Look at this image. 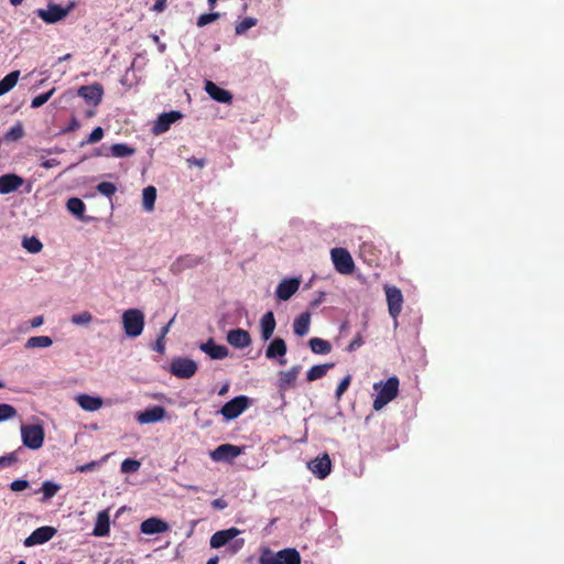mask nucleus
Segmentation results:
<instances>
[{"instance_id": "61", "label": "nucleus", "mask_w": 564, "mask_h": 564, "mask_svg": "<svg viewBox=\"0 0 564 564\" xmlns=\"http://www.w3.org/2000/svg\"><path fill=\"white\" fill-rule=\"evenodd\" d=\"M43 324V317L42 316H35L32 321H31V326L32 327H39Z\"/></svg>"}, {"instance_id": "2", "label": "nucleus", "mask_w": 564, "mask_h": 564, "mask_svg": "<svg viewBox=\"0 0 564 564\" xmlns=\"http://www.w3.org/2000/svg\"><path fill=\"white\" fill-rule=\"evenodd\" d=\"M122 325L128 337H138L144 328V314L138 308H129L122 314Z\"/></svg>"}, {"instance_id": "10", "label": "nucleus", "mask_w": 564, "mask_h": 564, "mask_svg": "<svg viewBox=\"0 0 564 564\" xmlns=\"http://www.w3.org/2000/svg\"><path fill=\"white\" fill-rule=\"evenodd\" d=\"M243 453V448L232 444H221L210 453L215 462H231Z\"/></svg>"}, {"instance_id": "27", "label": "nucleus", "mask_w": 564, "mask_h": 564, "mask_svg": "<svg viewBox=\"0 0 564 564\" xmlns=\"http://www.w3.org/2000/svg\"><path fill=\"white\" fill-rule=\"evenodd\" d=\"M76 401L83 410L90 412L97 411L102 406V399L99 397L79 394L77 395Z\"/></svg>"}, {"instance_id": "1", "label": "nucleus", "mask_w": 564, "mask_h": 564, "mask_svg": "<svg viewBox=\"0 0 564 564\" xmlns=\"http://www.w3.org/2000/svg\"><path fill=\"white\" fill-rule=\"evenodd\" d=\"M373 389L378 392L372 408L375 411H380L389 402H391L399 391V379L397 377H390L387 381H380L373 384Z\"/></svg>"}, {"instance_id": "4", "label": "nucleus", "mask_w": 564, "mask_h": 564, "mask_svg": "<svg viewBox=\"0 0 564 564\" xmlns=\"http://www.w3.org/2000/svg\"><path fill=\"white\" fill-rule=\"evenodd\" d=\"M73 9L74 2H70L66 8H63L59 4L50 3L46 10L37 9L36 14L45 23L53 24L66 18Z\"/></svg>"}, {"instance_id": "9", "label": "nucleus", "mask_w": 564, "mask_h": 564, "mask_svg": "<svg viewBox=\"0 0 564 564\" xmlns=\"http://www.w3.org/2000/svg\"><path fill=\"white\" fill-rule=\"evenodd\" d=\"M389 314L392 318L397 319L401 313L403 304V295L401 290L397 286H384Z\"/></svg>"}, {"instance_id": "31", "label": "nucleus", "mask_w": 564, "mask_h": 564, "mask_svg": "<svg viewBox=\"0 0 564 564\" xmlns=\"http://www.w3.org/2000/svg\"><path fill=\"white\" fill-rule=\"evenodd\" d=\"M334 367V364L316 365L310 368L306 372V380L308 382L315 381L326 376L327 371Z\"/></svg>"}, {"instance_id": "43", "label": "nucleus", "mask_w": 564, "mask_h": 564, "mask_svg": "<svg viewBox=\"0 0 564 564\" xmlns=\"http://www.w3.org/2000/svg\"><path fill=\"white\" fill-rule=\"evenodd\" d=\"M70 321L75 325H86L93 321V315L90 312L84 311L79 314L73 315Z\"/></svg>"}, {"instance_id": "22", "label": "nucleus", "mask_w": 564, "mask_h": 564, "mask_svg": "<svg viewBox=\"0 0 564 564\" xmlns=\"http://www.w3.org/2000/svg\"><path fill=\"white\" fill-rule=\"evenodd\" d=\"M165 409L161 405H154L150 409L140 412L137 420L140 424H149L161 421L165 415Z\"/></svg>"}, {"instance_id": "64", "label": "nucleus", "mask_w": 564, "mask_h": 564, "mask_svg": "<svg viewBox=\"0 0 564 564\" xmlns=\"http://www.w3.org/2000/svg\"><path fill=\"white\" fill-rule=\"evenodd\" d=\"M218 556L210 557L206 564H218Z\"/></svg>"}, {"instance_id": "57", "label": "nucleus", "mask_w": 564, "mask_h": 564, "mask_svg": "<svg viewBox=\"0 0 564 564\" xmlns=\"http://www.w3.org/2000/svg\"><path fill=\"white\" fill-rule=\"evenodd\" d=\"M153 349L160 354H163L164 352V349H165V345H164V339L162 337H159L155 341V345L153 347Z\"/></svg>"}, {"instance_id": "46", "label": "nucleus", "mask_w": 564, "mask_h": 564, "mask_svg": "<svg viewBox=\"0 0 564 564\" xmlns=\"http://www.w3.org/2000/svg\"><path fill=\"white\" fill-rule=\"evenodd\" d=\"M350 382H351V376L350 375H347L345 376L341 381L339 382L337 389H336V392H335V398L336 400H340L343 394L347 391V389L349 388L350 386Z\"/></svg>"}, {"instance_id": "37", "label": "nucleus", "mask_w": 564, "mask_h": 564, "mask_svg": "<svg viewBox=\"0 0 564 564\" xmlns=\"http://www.w3.org/2000/svg\"><path fill=\"white\" fill-rule=\"evenodd\" d=\"M24 134L23 124L19 121L4 133L3 139L8 142H14L22 139Z\"/></svg>"}, {"instance_id": "36", "label": "nucleus", "mask_w": 564, "mask_h": 564, "mask_svg": "<svg viewBox=\"0 0 564 564\" xmlns=\"http://www.w3.org/2000/svg\"><path fill=\"white\" fill-rule=\"evenodd\" d=\"M53 344L50 336H33L26 340V348H46Z\"/></svg>"}, {"instance_id": "12", "label": "nucleus", "mask_w": 564, "mask_h": 564, "mask_svg": "<svg viewBox=\"0 0 564 564\" xmlns=\"http://www.w3.org/2000/svg\"><path fill=\"white\" fill-rule=\"evenodd\" d=\"M286 351L288 347L285 340L280 337H275L267 347L265 357L270 360L278 359V362L283 366L286 364Z\"/></svg>"}, {"instance_id": "38", "label": "nucleus", "mask_w": 564, "mask_h": 564, "mask_svg": "<svg viewBox=\"0 0 564 564\" xmlns=\"http://www.w3.org/2000/svg\"><path fill=\"white\" fill-rule=\"evenodd\" d=\"M61 489L58 484L46 480L42 484L41 491L43 492L42 502L50 500L53 498Z\"/></svg>"}, {"instance_id": "25", "label": "nucleus", "mask_w": 564, "mask_h": 564, "mask_svg": "<svg viewBox=\"0 0 564 564\" xmlns=\"http://www.w3.org/2000/svg\"><path fill=\"white\" fill-rule=\"evenodd\" d=\"M275 325L276 323L273 312L269 311L261 317V337L264 341L269 340L272 337L275 329Z\"/></svg>"}, {"instance_id": "6", "label": "nucleus", "mask_w": 564, "mask_h": 564, "mask_svg": "<svg viewBox=\"0 0 564 564\" xmlns=\"http://www.w3.org/2000/svg\"><path fill=\"white\" fill-rule=\"evenodd\" d=\"M197 371V364L189 358H174L170 365V372L182 379L192 378Z\"/></svg>"}, {"instance_id": "45", "label": "nucleus", "mask_w": 564, "mask_h": 564, "mask_svg": "<svg viewBox=\"0 0 564 564\" xmlns=\"http://www.w3.org/2000/svg\"><path fill=\"white\" fill-rule=\"evenodd\" d=\"M97 191L107 197H111L117 192V187L111 182H101L97 185Z\"/></svg>"}, {"instance_id": "5", "label": "nucleus", "mask_w": 564, "mask_h": 564, "mask_svg": "<svg viewBox=\"0 0 564 564\" xmlns=\"http://www.w3.org/2000/svg\"><path fill=\"white\" fill-rule=\"evenodd\" d=\"M330 257L337 272L340 274H350L354 272L355 263L352 257L346 249L333 248Z\"/></svg>"}, {"instance_id": "26", "label": "nucleus", "mask_w": 564, "mask_h": 564, "mask_svg": "<svg viewBox=\"0 0 564 564\" xmlns=\"http://www.w3.org/2000/svg\"><path fill=\"white\" fill-rule=\"evenodd\" d=\"M110 532V519L107 510L98 513L93 530L95 536H107Z\"/></svg>"}, {"instance_id": "33", "label": "nucleus", "mask_w": 564, "mask_h": 564, "mask_svg": "<svg viewBox=\"0 0 564 564\" xmlns=\"http://www.w3.org/2000/svg\"><path fill=\"white\" fill-rule=\"evenodd\" d=\"M66 207H67L68 212L72 213L73 215H75L76 217H78L80 219L84 217L86 206L82 199H79L77 197H72L67 200Z\"/></svg>"}, {"instance_id": "23", "label": "nucleus", "mask_w": 564, "mask_h": 564, "mask_svg": "<svg viewBox=\"0 0 564 564\" xmlns=\"http://www.w3.org/2000/svg\"><path fill=\"white\" fill-rule=\"evenodd\" d=\"M23 182V178L17 174H6L0 176V194H10L18 191Z\"/></svg>"}, {"instance_id": "21", "label": "nucleus", "mask_w": 564, "mask_h": 564, "mask_svg": "<svg viewBox=\"0 0 564 564\" xmlns=\"http://www.w3.org/2000/svg\"><path fill=\"white\" fill-rule=\"evenodd\" d=\"M239 533L240 530L237 528L217 531L210 538V546L213 549H219L235 539Z\"/></svg>"}, {"instance_id": "56", "label": "nucleus", "mask_w": 564, "mask_h": 564, "mask_svg": "<svg viewBox=\"0 0 564 564\" xmlns=\"http://www.w3.org/2000/svg\"><path fill=\"white\" fill-rule=\"evenodd\" d=\"M325 295H326L325 292H323V291L318 292L317 297H315L311 302V306L312 307H317L319 304H322L324 302Z\"/></svg>"}, {"instance_id": "24", "label": "nucleus", "mask_w": 564, "mask_h": 564, "mask_svg": "<svg viewBox=\"0 0 564 564\" xmlns=\"http://www.w3.org/2000/svg\"><path fill=\"white\" fill-rule=\"evenodd\" d=\"M199 348L212 359H224L228 356V348L224 345H217L212 338L202 344Z\"/></svg>"}, {"instance_id": "41", "label": "nucleus", "mask_w": 564, "mask_h": 564, "mask_svg": "<svg viewBox=\"0 0 564 564\" xmlns=\"http://www.w3.org/2000/svg\"><path fill=\"white\" fill-rule=\"evenodd\" d=\"M17 415V410L13 405L0 403V422L10 420Z\"/></svg>"}, {"instance_id": "42", "label": "nucleus", "mask_w": 564, "mask_h": 564, "mask_svg": "<svg viewBox=\"0 0 564 564\" xmlns=\"http://www.w3.org/2000/svg\"><path fill=\"white\" fill-rule=\"evenodd\" d=\"M141 464L139 460L127 458L121 463V471L124 474L135 473L139 470Z\"/></svg>"}, {"instance_id": "59", "label": "nucleus", "mask_w": 564, "mask_h": 564, "mask_svg": "<svg viewBox=\"0 0 564 564\" xmlns=\"http://www.w3.org/2000/svg\"><path fill=\"white\" fill-rule=\"evenodd\" d=\"M187 163L189 165H196L198 167H203L205 165V160L204 159H196L195 156H192V158L187 159Z\"/></svg>"}, {"instance_id": "35", "label": "nucleus", "mask_w": 564, "mask_h": 564, "mask_svg": "<svg viewBox=\"0 0 564 564\" xmlns=\"http://www.w3.org/2000/svg\"><path fill=\"white\" fill-rule=\"evenodd\" d=\"M111 155L115 158H127L135 153V149L126 143H116L110 148Z\"/></svg>"}, {"instance_id": "16", "label": "nucleus", "mask_w": 564, "mask_h": 564, "mask_svg": "<svg viewBox=\"0 0 564 564\" xmlns=\"http://www.w3.org/2000/svg\"><path fill=\"white\" fill-rule=\"evenodd\" d=\"M183 115L180 111L175 110L160 115L153 126V133L161 134L166 132L170 129L171 124L181 119Z\"/></svg>"}, {"instance_id": "39", "label": "nucleus", "mask_w": 564, "mask_h": 564, "mask_svg": "<svg viewBox=\"0 0 564 564\" xmlns=\"http://www.w3.org/2000/svg\"><path fill=\"white\" fill-rule=\"evenodd\" d=\"M22 247L30 253H39L43 249V243L36 237H24Z\"/></svg>"}, {"instance_id": "60", "label": "nucleus", "mask_w": 564, "mask_h": 564, "mask_svg": "<svg viewBox=\"0 0 564 564\" xmlns=\"http://www.w3.org/2000/svg\"><path fill=\"white\" fill-rule=\"evenodd\" d=\"M213 507L216 509H224L227 503L223 499H216L212 502Z\"/></svg>"}, {"instance_id": "48", "label": "nucleus", "mask_w": 564, "mask_h": 564, "mask_svg": "<svg viewBox=\"0 0 564 564\" xmlns=\"http://www.w3.org/2000/svg\"><path fill=\"white\" fill-rule=\"evenodd\" d=\"M108 456L109 455L104 456L100 462L93 460L90 463H87V464H84V465H79V466L76 467V471H79V473L93 471V470L97 469L100 466L101 463L106 462Z\"/></svg>"}, {"instance_id": "50", "label": "nucleus", "mask_w": 564, "mask_h": 564, "mask_svg": "<svg viewBox=\"0 0 564 564\" xmlns=\"http://www.w3.org/2000/svg\"><path fill=\"white\" fill-rule=\"evenodd\" d=\"M18 462V457L15 453H10L8 455L0 457V468L9 467Z\"/></svg>"}, {"instance_id": "14", "label": "nucleus", "mask_w": 564, "mask_h": 564, "mask_svg": "<svg viewBox=\"0 0 564 564\" xmlns=\"http://www.w3.org/2000/svg\"><path fill=\"white\" fill-rule=\"evenodd\" d=\"M300 284V278L283 279L276 286V297L281 301L290 300L297 292Z\"/></svg>"}, {"instance_id": "7", "label": "nucleus", "mask_w": 564, "mask_h": 564, "mask_svg": "<svg viewBox=\"0 0 564 564\" xmlns=\"http://www.w3.org/2000/svg\"><path fill=\"white\" fill-rule=\"evenodd\" d=\"M249 399L246 395H239L225 403L220 413L226 420H234L247 409Z\"/></svg>"}, {"instance_id": "29", "label": "nucleus", "mask_w": 564, "mask_h": 564, "mask_svg": "<svg viewBox=\"0 0 564 564\" xmlns=\"http://www.w3.org/2000/svg\"><path fill=\"white\" fill-rule=\"evenodd\" d=\"M20 70H13L0 80V96L9 93L18 83Z\"/></svg>"}, {"instance_id": "44", "label": "nucleus", "mask_w": 564, "mask_h": 564, "mask_svg": "<svg viewBox=\"0 0 564 564\" xmlns=\"http://www.w3.org/2000/svg\"><path fill=\"white\" fill-rule=\"evenodd\" d=\"M54 93H55V88H52L50 91L34 97L31 101V107L40 108L41 106H43L44 104H46L48 101V99L53 96Z\"/></svg>"}, {"instance_id": "34", "label": "nucleus", "mask_w": 564, "mask_h": 564, "mask_svg": "<svg viewBox=\"0 0 564 564\" xmlns=\"http://www.w3.org/2000/svg\"><path fill=\"white\" fill-rule=\"evenodd\" d=\"M282 564H301L300 553L295 549H284L279 552Z\"/></svg>"}, {"instance_id": "20", "label": "nucleus", "mask_w": 564, "mask_h": 564, "mask_svg": "<svg viewBox=\"0 0 564 564\" xmlns=\"http://www.w3.org/2000/svg\"><path fill=\"white\" fill-rule=\"evenodd\" d=\"M205 90L209 97L218 102L230 104L232 101V94L226 90L215 83L207 80L205 84Z\"/></svg>"}, {"instance_id": "11", "label": "nucleus", "mask_w": 564, "mask_h": 564, "mask_svg": "<svg viewBox=\"0 0 564 564\" xmlns=\"http://www.w3.org/2000/svg\"><path fill=\"white\" fill-rule=\"evenodd\" d=\"M77 95L85 99L88 105L98 106L101 102L104 88L100 84L80 86Z\"/></svg>"}, {"instance_id": "8", "label": "nucleus", "mask_w": 564, "mask_h": 564, "mask_svg": "<svg viewBox=\"0 0 564 564\" xmlns=\"http://www.w3.org/2000/svg\"><path fill=\"white\" fill-rule=\"evenodd\" d=\"M301 369L302 367L300 365H295L289 370L279 372L276 388L281 394H284L288 390L295 388Z\"/></svg>"}, {"instance_id": "55", "label": "nucleus", "mask_w": 564, "mask_h": 564, "mask_svg": "<svg viewBox=\"0 0 564 564\" xmlns=\"http://www.w3.org/2000/svg\"><path fill=\"white\" fill-rule=\"evenodd\" d=\"M79 127H80L79 121L74 117V118H72L68 127L64 130V132H72V131L78 130Z\"/></svg>"}, {"instance_id": "62", "label": "nucleus", "mask_w": 564, "mask_h": 564, "mask_svg": "<svg viewBox=\"0 0 564 564\" xmlns=\"http://www.w3.org/2000/svg\"><path fill=\"white\" fill-rule=\"evenodd\" d=\"M171 323H172V321L169 324H166L165 326L162 327L161 335L159 337H162L163 339L165 338V336H166V334H167V332L170 329Z\"/></svg>"}, {"instance_id": "52", "label": "nucleus", "mask_w": 564, "mask_h": 564, "mask_svg": "<svg viewBox=\"0 0 564 564\" xmlns=\"http://www.w3.org/2000/svg\"><path fill=\"white\" fill-rule=\"evenodd\" d=\"M364 344V340H362V337L360 334H358L351 341L350 344L347 346V351H355L356 349H358L359 347H361V345Z\"/></svg>"}, {"instance_id": "49", "label": "nucleus", "mask_w": 564, "mask_h": 564, "mask_svg": "<svg viewBox=\"0 0 564 564\" xmlns=\"http://www.w3.org/2000/svg\"><path fill=\"white\" fill-rule=\"evenodd\" d=\"M104 137V129L101 127L95 128L91 133L88 135L87 140L84 143L94 144L100 141Z\"/></svg>"}, {"instance_id": "54", "label": "nucleus", "mask_w": 564, "mask_h": 564, "mask_svg": "<svg viewBox=\"0 0 564 564\" xmlns=\"http://www.w3.org/2000/svg\"><path fill=\"white\" fill-rule=\"evenodd\" d=\"M59 164L57 159H47L41 163V166L44 169H52Z\"/></svg>"}, {"instance_id": "51", "label": "nucleus", "mask_w": 564, "mask_h": 564, "mask_svg": "<svg viewBox=\"0 0 564 564\" xmlns=\"http://www.w3.org/2000/svg\"><path fill=\"white\" fill-rule=\"evenodd\" d=\"M28 487L29 481L25 479H17L10 484V489L15 492L25 490Z\"/></svg>"}, {"instance_id": "63", "label": "nucleus", "mask_w": 564, "mask_h": 564, "mask_svg": "<svg viewBox=\"0 0 564 564\" xmlns=\"http://www.w3.org/2000/svg\"><path fill=\"white\" fill-rule=\"evenodd\" d=\"M245 541L243 540H238L236 541L234 544H232V549H234V552L238 551L239 549L242 547Z\"/></svg>"}, {"instance_id": "53", "label": "nucleus", "mask_w": 564, "mask_h": 564, "mask_svg": "<svg viewBox=\"0 0 564 564\" xmlns=\"http://www.w3.org/2000/svg\"><path fill=\"white\" fill-rule=\"evenodd\" d=\"M260 562L261 564H282L279 552L275 555L262 556Z\"/></svg>"}, {"instance_id": "19", "label": "nucleus", "mask_w": 564, "mask_h": 564, "mask_svg": "<svg viewBox=\"0 0 564 564\" xmlns=\"http://www.w3.org/2000/svg\"><path fill=\"white\" fill-rule=\"evenodd\" d=\"M227 341L232 347L242 349L251 344V336L247 330L236 328L228 332Z\"/></svg>"}, {"instance_id": "13", "label": "nucleus", "mask_w": 564, "mask_h": 564, "mask_svg": "<svg viewBox=\"0 0 564 564\" xmlns=\"http://www.w3.org/2000/svg\"><path fill=\"white\" fill-rule=\"evenodd\" d=\"M203 262V257L193 254L181 256L170 265V271L172 274L177 275L182 273L184 270L195 268L198 264H202Z\"/></svg>"}, {"instance_id": "47", "label": "nucleus", "mask_w": 564, "mask_h": 564, "mask_svg": "<svg viewBox=\"0 0 564 564\" xmlns=\"http://www.w3.org/2000/svg\"><path fill=\"white\" fill-rule=\"evenodd\" d=\"M220 14L218 12L200 14L197 19V26L203 28L209 23H213L214 21L218 20Z\"/></svg>"}, {"instance_id": "3", "label": "nucleus", "mask_w": 564, "mask_h": 564, "mask_svg": "<svg viewBox=\"0 0 564 564\" xmlns=\"http://www.w3.org/2000/svg\"><path fill=\"white\" fill-rule=\"evenodd\" d=\"M21 437L25 447L30 449H39L44 443V429L40 424H22Z\"/></svg>"}, {"instance_id": "58", "label": "nucleus", "mask_w": 564, "mask_h": 564, "mask_svg": "<svg viewBox=\"0 0 564 564\" xmlns=\"http://www.w3.org/2000/svg\"><path fill=\"white\" fill-rule=\"evenodd\" d=\"M165 8H166V0H156L152 9L156 12H162L165 10Z\"/></svg>"}, {"instance_id": "18", "label": "nucleus", "mask_w": 564, "mask_h": 564, "mask_svg": "<svg viewBox=\"0 0 564 564\" xmlns=\"http://www.w3.org/2000/svg\"><path fill=\"white\" fill-rule=\"evenodd\" d=\"M170 529L167 522H165L162 519L151 517L149 519H145L140 524V531L143 534H156V533H163L166 532Z\"/></svg>"}, {"instance_id": "15", "label": "nucleus", "mask_w": 564, "mask_h": 564, "mask_svg": "<svg viewBox=\"0 0 564 564\" xmlns=\"http://www.w3.org/2000/svg\"><path fill=\"white\" fill-rule=\"evenodd\" d=\"M56 534V529L53 527L44 525L35 529L25 540V546H33L43 544L50 541Z\"/></svg>"}, {"instance_id": "17", "label": "nucleus", "mask_w": 564, "mask_h": 564, "mask_svg": "<svg viewBox=\"0 0 564 564\" xmlns=\"http://www.w3.org/2000/svg\"><path fill=\"white\" fill-rule=\"evenodd\" d=\"M308 468L319 479L326 478L332 469V462L327 454L317 457L308 464Z\"/></svg>"}, {"instance_id": "40", "label": "nucleus", "mask_w": 564, "mask_h": 564, "mask_svg": "<svg viewBox=\"0 0 564 564\" xmlns=\"http://www.w3.org/2000/svg\"><path fill=\"white\" fill-rule=\"evenodd\" d=\"M256 24H257L256 18L247 17L236 25L235 31L237 34H243L245 32H247L249 29H251Z\"/></svg>"}, {"instance_id": "28", "label": "nucleus", "mask_w": 564, "mask_h": 564, "mask_svg": "<svg viewBox=\"0 0 564 564\" xmlns=\"http://www.w3.org/2000/svg\"><path fill=\"white\" fill-rule=\"evenodd\" d=\"M311 315L308 312L300 314L293 323V330L297 336H304L308 333Z\"/></svg>"}, {"instance_id": "32", "label": "nucleus", "mask_w": 564, "mask_h": 564, "mask_svg": "<svg viewBox=\"0 0 564 564\" xmlns=\"http://www.w3.org/2000/svg\"><path fill=\"white\" fill-rule=\"evenodd\" d=\"M156 199V188L152 185L147 186L142 192V205L147 212H152Z\"/></svg>"}, {"instance_id": "30", "label": "nucleus", "mask_w": 564, "mask_h": 564, "mask_svg": "<svg viewBox=\"0 0 564 564\" xmlns=\"http://www.w3.org/2000/svg\"><path fill=\"white\" fill-rule=\"evenodd\" d=\"M308 344L314 354L326 355L332 351L330 343L323 338L313 337L310 339Z\"/></svg>"}]
</instances>
